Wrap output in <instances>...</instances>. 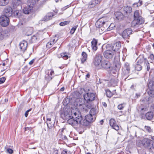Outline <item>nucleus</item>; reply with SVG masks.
I'll use <instances>...</instances> for the list:
<instances>
[{"label": "nucleus", "instance_id": "603ef678", "mask_svg": "<svg viewBox=\"0 0 154 154\" xmlns=\"http://www.w3.org/2000/svg\"><path fill=\"white\" fill-rule=\"evenodd\" d=\"M39 0H29L28 2L30 3L31 5H34L36 2L38 1Z\"/></svg>", "mask_w": 154, "mask_h": 154}, {"label": "nucleus", "instance_id": "9d476101", "mask_svg": "<svg viewBox=\"0 0 154 154\" xmlns=\"http://www.w3.org/2000/svg\"><path fill=\"white\" fill-rule=\"evenodd\" d=\"M84 100L82 98H77L76 100V102H77L76 104V106L77 107H79V108L82 109H84V107L85 106H86L85 103L84 104Z\"/></svg>", "mask_w": 154, "mask_h": 154}, {"label": "nucleus", "instance_id": "8fccbe9b", "mask_svg": "<svg viewBox=\"0 0 154 154\" xmlns=\"http://www.w3.org/2000/svg\"><path fill=\"white\" fill-rule=\"evenodd\" d=\"M69 23V21H65L64 22H63L60 23L59 24L60 26H63L66 25L68 24Z\"/></svg>", "mask_w": 154, "mask_h": 154}, {"label": "nucleus", "instance_id": "a211bd4d", "mask_svg": "<svg viewBox=\"0 0 154 154\" xmlns=\"http://www.w3.org/2000/svg\"><path fill=\"white\" fill-rule=\"evenodd\" d=\"M102 0H92L89 3L88 7L90 8H93L97 5L99 4Z\"/></svg>", "mask_w": 154, "mask_h": 154}, {"label": "nucleus", "instance_id": "39448f33", "mask_svg": "<svg viewBox=\"0 0 154 154\" xmlns=\"http://www.w3.org/2000/svg\"><path fill=\"white\" fill-rule=\"evenodd\" d=\"M9 23L8 17L5 15H2L0 17V23L1 25L4 27L8 26Z\"/></svg>", "mask_w": 154, "mask_h": 154}, {"label": "nucleus", "instance_id": "f3484780", "mask_svg": "<svg viewBox=\"0 0 154 154\" xmlns=\"http://www.w3.org/2000/svg\"><path fill=\"white\" fill-rule=\"evenodd\" d=\"M121 43L120 42H116L112 46V50L115 52L118 51L121 47Z\"/></svg>", "mask_w": 154, "mask_h": 154}, {"label": "nucleus", "instance_id": "37998d69", "mask_svg": "<svg viewBox=\"0 0 154 154\" xmlns=\"http://www.w3.org/2000/svg\"><path fill=\"white\" fill-rule=\"evenodd\" d=\"M135 69L137 70V71H140L142 68V66L140 65V64L139 63H136V64L135 66Z\"/></svg>", "mask_w": 154, "mask_h": 154}, {"label": "nucleus", "instance_id": "bb28decb", "mask_svg": "<svg viewBox=\"0 0 154 154\" xmlns=\"http://www.w3.org/2000/svg\"><path fill=\"white\" fill-rule=\"evenodd\" d=\"M91 47L92 50L94 51H96L97 49V41L94 38L91 42Z\"/></svg>", "mask_w": 154, "mask_h": 154}, {"label": "nucleus", "instance_id": "6ab92c4d", "mask_svg": "<svg viewBox=\"0 0 154 154\" xmlns=\"http://www.w3.org/2000/svg\"><path fill=\"white\" fill-rule=\"evenodd\" d=\"M102 0H92L89 3L88 7L90 8H93L97 5L99 4Z\"/></svg>", "mask_w": 154, "mask_h": 154}, {"label": "nucleus", "instance_id": "1a4fd4ad", "mask_svg": "<svg viewBox=\"0 0 154 154\" xmlns=\"http://www.w3.org/2000/svg\"><path fill=\"white\" fill-rule=\"evenodd\" d=\"M13 13L12 8L11 7L8 6L6 7L3 11V15L9 17L11 16Z\"/></svg>", "mask_w": 154, "mask_h": 154}, {"label": "nucleus", "instance_id": "cd10ccee", "mask_svg": "<svg viewBox=\"0 0 154 154\" xmlns=\"http://www.w3.org/2000/svg\"><path fill=\"white\" fill-rule=\"evenodd\" d=\"M130 65L129 63H126L124 67L123 70H124L125 71V74L128 75L130 72Z\"/></svg>", "mask_w": 154, "mask_h": 154}, {"label": "nucleus", "instance_id": "20e7f679", "mask_svg": "<svg viewBox=\"0 0 154 154\" xmlns=\"http://www.w3.org/2000/svg\"><path fill=\"white\" fill-rule=\"evenodd\" d=\"M103 58V57L102 54L99 53H97L94 58L93 63L95 66H98L101 63Z\"/></svg>", "mask_w": 154, "mask_h": 154}, {"label": "nucleus", "instance_id": "7ed1b4c3", "mask_svg": "<svg viewBox=\"0 0 154 154\" xmlns=\"http://www.w3.org/2000/svg\"><path fill=\"white\" fill-rule=\"evenodd\" d=\"M141 142L144 147L149 149L153 148L152 141L151 140L147 138H145L142 140Z\"/></svg>", "mask_w": 154, "mask_h": 154}, {"label": "nucleus", "instance_id": "f03ea898", "mask_svg": "<svg viewBox=\"0 0 154 154\" xmlns=\"http://www.w3.org/2000/svg\"><path fill=\"white\" fill-rule=\"evenodd\" d=\"M144 22V19L140 18L139 20L134 19L131 22V27L135 31L139 30V29L142 27V24Z\"/></svg>", "mask_w": 154, "mask_h": 154}, {"label": "nucleus", "instance_id": "2eb2a0df", "mask_svg": "<svg viewBox=\"0 0 154 154\" xmlns=\"http://www.w3.org/2000/svg\"><path fill=\"white\" fill-rule=\"evenodd\" d=\"M54 16L52 12H49L42 18V20L43 21H48L52 19L53 16Z\"/></svg>", "mask_w": 154, "mask_h": 154}, {"label": "nucleus", "instance_id": "bf43d9fd", "mask_svg": "<svg viewBox=\"0 0 154 154\" xmlns=\"http://www.w3.org/2000/svg\"><path fill=\"white\" fill-rule=\"evenodd\" d=\"M61 116L62 117H63V119H66L67 118V117H68V116H69L68 115L66 114V115L65 114H64L63 113L61 114Z\"/></svg>", "mask_w": 154, "mask_h": 154}, {"label": "nucleus", "instance_id": "412c9836", "mask_svg": "<svg viewBox=\"0 0 154 154\" xmlns=\"http://www.w3.org/2000/svg\"><path fill=\"white\" fill-rule=\"evenodd\" d=\"M145 116L147 120L150 121L154 118V112L151 111L148 112L145 114Z\"/></svg>", "mask_w": 154, "mask_h": 154}, {"label": "nucleus", "instance_id": "c03bdc74", "mask_svg": "<svg viewBox=\"0 0 154 154\" xmlns=\"http://www.w3.org/2000/svg\"><path fill=\"white\" fill-rule=\"evenodd\" d=\"M106 96L109 97H111L112 96V94L109 89L106 91Z\"/></svg>", "mask_w": 154, "mask_h": 154}, {"label": "nucleus", "instance_id": "5fc2aeb1", "mask_svg": "<svg viewBox=\"0 0 154 154\" xmlns=\"http://www.w3.org/2000/svg\"><path fill=\"white\" fill-rule=\"evenodd\" d=\"M37 39V38L35 35H33L31 38V40L32 42H36Z\"/></svg>", "mask_w": 154, "mask_h": 154}, {"label": "nucleus", "instance_id": "e2e57ef3", "mask_svg": "<svg viewBox=\"0 0 154 154\" xmlns=\"http://www.w3.org/2000/svg\"><path fill=\"white\" fill-rule=\"evenodd\" d=\"M150 109L151 110V111H152L154 112V104H152L150 107Z\"/></svg>", "mask_w": 154, "mask_h": 154}, {"label": "nucleus", "instance_id": "2f4dec72", "mask_svg": "<svg viewBox=\"0 0 154 154\" xmlns=\"http://www.w3.org/2000/svg\"><path fill=\"white\" fill-rule=\"evenodd\" d=\"M114 65L115 70L116 71H119V69L121 68V65L119 61H117V62L116 63L115 61L114 63Z\"/></svg>", "mask_w": 154, "mask_h": 154}, {"label": "nucleus", "instance_id": "09e8293b", "mask_svg": "<svg viewBox=\"0 0 154 154\" xmlns=\"http://www.w3.org/2000/svg\"><path fill=\"white\" fill-rule=\"evenodd\" d=\"M125 105V104L123 103L119 104L118 106V109L119 110H122Z\"/></svg>", "mask_w": 154, "mask_h": 154}, {"label": "nucleus", "instance_id": "79ce46f5", "mask_svg": "<svg viewBox=\"0 0 154 154\" xmlns=\"http://www.w3.org/2000/svg\"><path fill=\"white\" fill-rule=\"evenodd\" d=\"M9 3V0H0V5L4 6Z\"/></svg>", "mask_w": 154, "mask_h": 154}, {"label": "nucleus", "instance_id": "72a5a7b5", "mask_svg": "<svg viewBox=\"0 0 154 154\" xmlns=\"http://www.w3.org/2000/svg\"><path fill=\"white\" fill-rule=\"evenodd\" d=\"M123 10L127 14L130 13L132 11L131 8L129 6H125L124 7Z\"/></svg>", "mask_w": 154, "mask_h": 154}, {"label": "nucleus", "instance_id": "4c0bfd02", "mask_svg": "<svg viewBox=\"0 0 154 154\" xmlns=\"http://www.w3.org/2000/svg\"><path fill=\"white\" fill-rule=\"evenodd\" d=\"M148 87L149 90L154 91V82L151 81L149 83Z\"/></svg>", "mask_w": 154, "mask_h": 154}, {"label": "nucleus", "instance_id": "ea45409f", "mask_svg": "<svg viewBox=\"0 0 154 154\" xmlns=\"http://www.w3.org/2000/svg\"><path fill=\"white\" fill-rule=\"evenodd\" d=\"M5 150L7 153H9L10 154H11L13 153V150L8 147V145H6L5 147Z\"/></svg>", "mask_w": 154, "mask_h": 154}, {"label": "nucleus", "instance_id": "a19ab883", "mask_svg": "<svg viewBox=\"0 0 154 154\" xmlns=\"http://www.w3.org/2000/svg\"><path fill=\"white\" fill-rule=\"evenodd\" d=\"M62 57L64 60H67L68 58V56L66 52L60 54V56H59V57Z\"/></svg>", "mask_w": 154, "mask_h": 154}, {"label": "nucleus", "instance_id": "a878e982", "mask_svg": "<svg viewBox=\"0 0 154 154\" xmlns=\"http://www.w3.org/2000/svg\"><path fill=\"white\" fill-rule=\"evenodd\" d=\"M103 22H102V19H100V18L95 23L96 26L97 28H101V29H102V28H103L102 26H104V27H106V26H105V25L103 23Z\"/></svg>", "mask_w": 154, "mask_h": 154}, {"label": "nucleus", "instance_id": "338daca9", "mask_svg": "<svg viewBox=\"0 0 154 154\" xmlns=\"http://www.w3.org/2000/svg\"><path fill=\"white\" fill-rule=\"evenodd\" d=\"M34 61L35 60L34 59H33L31 61H30L29 63V65H32L33 63V62H34Z\"/></svg>", "mask_w": 154, "mask_h": 154}, {"label": "nucleus", "instance_id": "e433bc0d", "mask_svg": "<svg viewBox=\"0 0 154 154\" xmlns=\"http://www.w3.org/2000/svg\"><path fill=\"white\" fill-rule=\"evenodd\" d=\"M98 112L97 109L95 108L91 109L90 112V114L94 116H95V117L96 118V115L97 113Z\"/></svg>", "mask_w": 154, "mask_h": 154}, {"label": "nucleus", "instance_id": "4d7b16f0", "mask_svg": "<svg viewBox=\"0 0 154 154\" xmlns=\"http://www.w3.org/2000/svg\"><path fill=\"white\" fill-rule=\"evenodd\" d=\"M146 66V69L148 71H149L150 69V64L148 61L145 64Z\"/></svg>", "mask_w": 154, "mask_h": 154}, {"label": "nucleus", "instance_id": "9b49d317", "mask_svg": "<svg viewBox=\"0 0 154 154\" xmlns=\"http://www.w3.org/2000/svg\"><path fill=\"white\" fill-rule=\"evenodd\" d=\"M132 32V30L131 29L128 28L125 30L122 33L123 38L125 39L129 38Z\"/></svg>", "mask_w": 154, "mask_h": 154}, {"label": "nucleus", "instance_id": "c9c22d12", "mask_svg": "<svg viewBox=\"0 0 154 154\" xmlns=\"http://www.w3.org/2000/svg\"><path fill=\"white\" fill-rule=\"evenodd\" d=\"M100 19H102V22H104L103 23L104 25L105 26H106V27L107 28V26L105 25V24H106L107 22L109 20V18L107 17H102Z\"/></svg>", "mask_w": 154, "mask_h": 154}, {"label": "nucleus", "instance_id": "f704fd0d", "mask_svg": "<svg viewBox=\"0 0 154 154\" xmlns=\"http://www.w3.org/2000/svg\"><path fill=\"white\" fill-rule=\"evenodd\" d=\"M134 19L139 20L140 18L143 19V17L140 16L139 13L138 11H135L134 14Z\"/></svg>", "mask_w": 154, "mask_h": 154}, {"label": "nucleus", "instance_id": "49530a36", "mask_svg": "<svg viewBox=\"0 0 154 154\" xmlns=\"http://www.w3.org/2000/svg\"><path fill=\"white\" fill-rule=\"evenodd\" d=\"M115 27V26L113 23H111L110 24L109 27H108L106 29L107 31H110L113 29V28Z\"/></svg>", "mask_w": 154, "mask_h": 154}, {"label": "nucleus", "instance_id": "a18cd8bd", "mask_svg": "<svg viewBox=\"0 0 154 154\" xmlns=\"http://www.w3.org/2000/svg\"><path fill=\"white\" fill-rule=\"evenodd\" d=\"M144 128L146 131L149 133L153 132L152 129L149 126L145 125L144 127Z\"/></svg>", "mask_w": 154, "mask_h": 154}, {"label": "nucleus", "instance_id": "ddd939ff", "mask_svg": "<svg viewBox=\"0 0 154 154\" xmlns=\"http://www.w3.org/2000/svg\"><path fill=\"white\" fill-rule=\"evenodd\" d=\"M101 66L103 69H107L110 68L111 64L108 60H104L102 61Z\"/></svg>", "mask_w": 154, "mask_h": 154}, {"label": "nucleus", "instance_id": "473e14b6", "mask_svg": "<svg viewBox=\"0 0 154 154\" xmlns=\"http://www.w3.org/2000/svg\"><path fill=\"white\" fill-rule=\"evenodd\" d=\"M47 120V124L48 128H51L54 126V123L51 122V118H48Z\"/></svg>", "mask_w": 154, "mask_h": 154}, {"label": "nucleus", "instance_id": "0e129e2a", "mask_svg": "<svg viewBox=\"0 0 154 154\" xmlns=\"http://www.w3.org/2000/svg\"><path fill=\"white\" fill-rule=\"evenodd\" d=\"M31 110H32V109H28V110H27L26 112L25 113V116L26 117H27L28 115L29 112V111H31Z\"/></svg>", "mask_w": 154, "mask_h": 154}, {"label": "nucleus", "instance_id": "58836bf2", "mask_svg": "<svg viewBox=\"0 0 154 154\" xmlns=\"http://www.w3.org/2000/svg\"><path fill=\"white\" fill-rule=\"evenodd\" d=\"M89 122L85 118L83 121L81 120V122L79 123V124H81L83 126H87L89 125Z\"/></svg>", "mask_w": 154, "mask_h": 154}, {"label": "nucleus", "instance_id": "6e6d98bb", "mask_svg": "<svg viewBox=\"0 0 154 154\" xmlns=\"http://www.w3.org/2000/svg\"><path fill=\"white\" fill-rule=\"evenodd\" d=\"M70 151H68L66 149L63 150L61 152V154H70Z\"/></svg>", "mask_w": 154, "mask_h": 154}, {"label": "nucleus", "instance_id": "4468645a", "mask_svg": "<svg viewBox=\"0 0 154 154\" xmlns=\"http://www.w3.org/2000/svg\"><path fill=\"white\" fill-rule=\"evenodd\" d=\"M67 122L69 124L71 125L73 127L77 126L79 124L78 122L72 116L71 118L68 119Z\"/></svg>", "mask_w": 154, "mask_h": 154}, {"label": "nucleus", "instance_id": "3c124183", "mask_svg": "<svg viewBox=\"0 0 154 154\" xmlns=\"http://www.w3.org/2000/svg\"><path fill=\"white\" fill-rule=\"evenodd\" d=\"M148 94L151 97H154V91L149 90L148 92Z\"/></svg>", "mask_w": 154, "mask_h": 154}, {"label": "nucleus", "instance_id": "393cba45", "mask_svg": "<svg viewBox=\"0 0 154 154\" xmlns=\"http://www.w3.org/2000/svg\"><path fill=\"white\" fill-rule=\"evenodd\" d=\"M30 5L24 8L23 9V12L25 14H28L31 12V9L33 5H31L30 4Z\"/></svg>", "mask_w": 154, "mask_h": 154}, {"label": "nucleus", "instance_id": "0eeeda50", "mask_svg": "<svg viewBox=\"0 0 154 154\" xmlns=\"http://www.w3.org/2000/svg\"><path fill=\"white\" fill-rule=\"evenodd\" d=\"M45 80L48 82L51 80L54 76V72L52 69H48L45 72Z\"/></svg>", "mask_w": 154, "mask_h": 154}, {"label": "nucleus", "instance_id": "774afa93", "mask_svg": "<svg viewBox=\"0 0 154 154\" xmlns=\"http://www.w3.org/2000/svg\"><path fill=\"white\" fill-rule=\"evenodd\" d=\"M58 39H53L52 40V42H53L54 44L57 41Z\"/></svg>", "mask_w": 154, "mask_h": 154}, {"label": "nucleus", "instance_id": "5701e85b", "mask_svg": "<svg viewBox=\"0 0 154 154\" xmlns=\"http://www.w3.org/2000/svg\"><path fill=\"white\" fill-rule=\"evenodd\" d=\"M65 129L64 128H62L61 131L60 130L59 133L58 134V137L60 138V140H67V138L63 134V132L64 131V130Z\"/></svg>", "mask_w": 154, "mask_h": 154}, {"label": "nucleus", "instance_id": "4be33fe9", "mask_svg": "<svg viewBox=\"0 0 154 154\" xmlns=\"http://www.w3.org/2000/svg\"><path fill=\"white\" fill-rule=\"evenodd\" d=\"M22 2V0H13L12 5L14 8H17L18 6H21Z\"/></svg>", "mask_w": 154, "mask_h": 154}, {"label": "nucleus", "instance_id": "aec40b11", "mask_svg": "<svg viewBox=\"0 0 154 154\" xmlns=\"http://www.w3.org/2000/svg\"><path fill=\"white\" fill-rule=\"evenodd\" d=\"M102 0H92L89 3L88 7L90 8H93L97 5L99 4Z\"/></svg>", "mask_w": 154, "mask_h": 154}, {"label": "nucleus", "instance_id": "864d4df0", "mask_svg": "<svg viewBox=\"0 0 154 154\" xmlns=\"http://www.w3.org/2000/svg\"><path fill=\"white\" fill-rule=\"evenodd\" d=\"M53 45V42H52V41H51L47 43L46 46L47 47L50 48Z\"/></svg>", "mask_w": 154, "mask_h": 154}, {"label": "nucleus", "instance_id": "6e6552de", "mask_svg": "<svg viewBox=\"0 0 154 154\" xmlns=\"http://www.w3.org/2000/svg\"><path fill=\"white\" fill-rule=\"evenodd\" d=\"M72 117L76 120L79 123L81 122V121L82 120V117L79 111H76L75 112L73 111V113H72Z\"/></svg>", "mask_w": 154, "mask_h": 154}, {"label": "nucleus", "instance_id": "de8ad7c7", "mask_svg": "<svg viewBox=\"0 0 154 154\" xmlns=\"http://www.w3.org/2000/svg\"><path fill=\"white\" fill-rule=\"evenodd\" d=\"M78 26V25L75 26L71 29L70 33L71 34H73L74 33Z\"/></svg>", "mask_w": 154, "mask_h": 154}, {"label": "nucleus", "instance_id": "b1692460", "mask_svg": "<svg viewBox=\"0 0 154 154\" xmlns=\"http://www.w3.org/2000/svg\"><path fill=\"white\" fill-rule=\"evenodd\" d=\"M138 60L137 62V63H139L141 64L143 63H144V64L148 61L146 58L144 57V55H140L138 58Z\"/></svg>", "mask_w": 154, "mask_h": 154}, {"label": "nucleus", "instance_id": "c85d7f7f", "mask_svg": "<svg viewBox=\"0 0 154 154\" xmlns=\"http://www.w3.org/2000/svg\"><path fill=\"white\" fill-rule=\"evenodd\" d=\"M85 118L89 122L94 121L96 119L95 116H92L90 114L86 115L85 116Z\"/></svg>", "mask_w": 154, "mask_h": 154}, {"label": "nucleus", "instance_id": "680f3d73", "mask_svg": "<svg viewBox=\"0 0 154 154\" xmlns=\"http://www.w3.org/2000/svg\"><path fill=\"white\" fill-rule=\"evenodd\" d=\"M52 154H59V151L56 149H54Z\"/></svg>", "mask_w": 154, "mask_h": 154}, {"label": "nucleus", "instance_id": "423d86ee", "mask_svg": "<svg viewBox=\"0 0 154 154\" xmlns=\"http://www.w3.org/2000/svg\"><path fill=\"white\" fill-rule=\"evenodd\" d=\"M116 54V52L113 51L112 50H107L104 52L103 55L105 58L110 59L113 57Z\"/></svg>", "mask_w": 154, "mask_h": 154}, {"label": "nucleus", "instance_id": "052dcab7", "mask_svg": "<svg viewBox=\"0 0 154 154\" xmlns=\"http://www.w3.org/2000/svg\"><path fill=\"white\" fill-rule=\"evenodd\" d=\"M148 58H149L152 60H154V55L153 54H151L148 57Z\"/></svg>", "mask_w": 154, "mask_h": 154}, {"label": "nucleus", "instance_id": "69168bd1", "mask_svg": "<svg viewBox=\"0 0 154 154\" xmlns=\"http://www.w3.org/2000/svg\"><path fill=\"white\" fill-rule=\"evenodd\" d=\"M4 38V35L0 32V41L2 40Z\"/></svg>", "mask_w": 154, "mask_h": 154}, {"label": "nucleus", "instance_id": "dca6fc26", "mask_svg": "<svg viewBox=\"0 0 154 154\" xmlns=\"http://www.w3.org/2000/svg\"><path fill=\"white\" fill-rule=\"evenodd\" d=\"M27 46V42L25 41L21 42L19 45V48L21 51L24 52L26 49Z\"/></svg>", "mask_w": 154, "mask_h": 154}, {"label": "nucleus", "instance_id": "13d9d810", "mask_svg": "<svg viewBox=\"0 0 154 154\" xmlns=\"http://www.w3.org/2000/svg\"><path fill=\"white\" fill-rule=\"evenodd\" d=\"M6 80V78L4 77H2L0 78V84L3 83Z\"/></svg>", "mask_w": 154, "mask_h": 154}, {"label": "nucleus", "instance_id": "f8f14e48", "mask_svg": "<svg viewBox=\"0 0 154 154\" xmlns=\"http://www.w3.org/2000/svg\"><path fill=\"white\" fill-rule=\"evenodd\" d=\"M109 124L110 126L113 129L117 131H118L119 129V127L116 124L115 120L113 119H111L109 120Z\"/></svg>", "mask_w": 154, "mask_h": 154}, {"label": "nucleus", "instance_id": "f257e3e1", "mask_svg": "<svg viewBox=\"0 0 154 154\" xmlns=\"http://www.w3.org/2000/svg\"><path fill=\"white\" fill-rule=\"evenodd\" d=\"M95 96L94 93L91 92H88L84 95V99L86 101L85 105L87 108L89 109L91 108L92 101L95 100Z\"/></svg>", "mask_w": 154, "mask_h": 154}, {"label": "nucleus", "instance_id": "7c9ffc66", "mask_svg": "<svg viewBox=\"0 0 154 154\" xmlns=\"http://www.w3.org/2000/svg\"><path fill=\"white\" fill-rule=\"evenodd\" d=\"M115 16L116 18L118 20L122 19L124 18V16L123 14L120 12H117L116 13Z\"/></svg>", "mask_w": 154, "mask_h": 154}, {"label": "nucleus", "instance_id": "c756f323", "mask_svg": "<svg viewBox=\"0 0 154 154\" xmlns=\"http://www.w3.org/2000/svg\"><path fill=\"white\" fill-rule=\"evenodd\" d=\"M82 58H81V62L82 63H84L87 60V54L85 52H83L82 54Z\"/></svg>", "mask_w": 154, "mask_h": 154}]
</instances>
